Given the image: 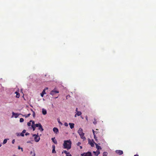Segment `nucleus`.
Wrapping results in <instances>:
<instances>
[{"label": "nucleus", "mask_w": 156, "mask_h": 156, "mask_svg": "<svg viewBox=\"0 0 156 156\" xmlns=\"http://www.w3.org/2000/svg\"><path fill=\"white\" fill-rule=\"evenodd\" d=\"M71 141L70 140H64L63 144L64 148L67 149L68 150L71 148Z\"/></svg>", "instance_id": "nucleus-1"}, {"label": "nucleus", "mask_w": 156, "mask_h": 156, "mask_svg": "<svg viewBox=\"0 0 156 156\" xmlns=\"http://www.w3.org/2000/svg\"><path fill=\"white\" fill-rule=\"evenodd\" d=\"M83 130L82 129L80 128L78 131V133L80 136L81 138L82 139H83L85 138V137L84 136V133H83Z\"/></svg>", "instance_id": "nucleus-2"}, {"label": "nucleus", "mask_w": 156, "mask_h": 156, "mask_svg": "<svg viewBox=\"0 0 156 156\" xmlns=\"http://www.w3.org/2000/svg\"><path fill=\"white\" fill-rule=\"evenodd\" d=\"M33 136L34 137V140L35 142H37L39 141L40 140V138L38 134L37 135L34 134L33 135Z\"/></svg>", "instance_id": "nucleus-3"}, {"label": "nucleus", "mask_w": 156, "mask_h": 156, "mask_svg": "<svg viewBox=\"0 0 156 156\" xmlns=\"http://www.w3.org/2000/svg\"><path fill=\"white\" fill-rule=\"evenodd\" d=\"M59 92V91L54 89L51 92L50 94L51 95H53L56 93H58Z\"/></svg>", "instance_id": "nucleus-4"}, {"label": "nucleus", "mask_w": 156, "mask_h": 156, "mask_svg": "<svg viewBox=\"0 0 156 156\" xmlns=\"http://www.w3.org/2000/svg\"><path fill=\"white\" fill-rule=\"evenodd\" d=\"M81 155L82 156H92V154L91 152H88L86 153L81 154Z\"/></svg>", "instance_id": "nucleus-5"}, {"label": "nucleus", "mask_w": 156, "mask_h": 156, "mask_svg": "<svg viewBox=\"0 0 156 156\" xmlns=\"http://www.w3.org/2000/svg\"><path fill=\"white\" fill-rule=\"evenodd\" d=\"M115 152L117 154H119V155H122L123 153V151L121 150H116V151Z\"/></svg>", "instance_id": "nucleus-6"}, {"label": "nucleus", "mask_w": 156, "mask_h": 156, "mask_svg": "<svg viewBox=\"0 0 156 156\" xmlns=\"http://www.w3.org/2000/svg\"><path fill=\"white\" fill-rule=\"evenodd\" d=\"M12 116H14L15 118H17L20 115V114H19L18 113H15L13 112H12Z\"/></svg>", "instance_id": "nucleus-7"}, {"label": "nucleus", "mask_w": 156, "mask_h": 156, "mask_svg": "<svg viewBox=\"0 0 156 156\" xmlns=\"http://www.w3.org/2000/svg\"><path fill=\"white\" fill-rule=\"evenodd\" d=\"M53 131L56 134H57L58 133V129L56 127H54L53 128Z\"/></svg>", "instance_id": "nucleus-8"}, {"label": "nucleus", "mask_w": 156, "mask_h": 156, "mask_svg": "<svg viewBox=\"0 0 156 156\" xmlns=\"http://www.w3.org/2000/svg\"><path fill=\"white\" fill-rule=\"evenodd\" d=\"M82 114V112L80 111H78L75 114V117H76L77 116H79Z\"/></svg>", "instance_id": "nucleus-9"}, {"label": "nucleus", "mask_w": 156, "mask_h": 156, "mask_svg": "<svg viewBox=\"0 0 156 156\" xmlns=\"http://www.w3.org/2000/svg\"><path fill=\"white\" fill-rule=\"evenodd\" d=\"M55 145H53L52 146V148H53L52 150V153H56V151H55Z\"/></svg>", "instance_id": "nucleus-10"}, {"label": "nucleus", "mask_w": 156, "mask_h": 156, "mask_svg": "<svg viewBox=\"0 0 156 156\" xmlns=\"http://www.w3.org/2000/svg\"><path fill=\"white\" fill-rule=\"evenodd\" d=\"M69 125L71 129H72L74 127V123H69Z\"/></svg>", "instance_id": "nucleus-11"}, {"label": "nucleus", "mask_w": 156, "mask_h": 156, "mask_svg": "<svg viewBox=\"0 0 156 156\" xmlns=\"http://www.w3.org/2000/svg\"><path fill=\"white\" fill-rule=\"evenodd\" d=\"M51 140H52V142L55 144H57V141L56 139H55V138H51Z\"/></svg>", "instance_id": "nucleus-12"}, {"label": "nucleus", "mask_w": 156, "mask_h": 156, "mask_svg": "<svg viewBox=\"0 0 156 156\" xmlns=\"http://www.w3.org/2000/svg\"><path fill=\"white\" fill-rule=\"evenodd\" d=\"M46 94L45 91V89H44L42 92L41 94V96L42 97H43L44 96V95Z\"/></svg>", "instance_id": "nucleus-13"}, {"label": "nucleus", "mask_w": 156, "mask_h": 156, "mask_svg": "<svg viewBox=\"0 0 156 156\" xmlns=\"http://www.w3.org/2000/svg\"><path fill=\"white\" fill-rule=\"evenodd\" d=\"M26 130H25V129L23 130V131L22 133L20 134V136H24V133H26Z\"/></svg>", "instance_id": "nucleus-14"}, {"label": "nucleus", "mask_w": 156, "mask_h": 156, "mask_svg": "<svg viewBox=\"0 0 156 156\" xmlns=\"http://www.w3.org/2000/svg\"><path fill=\"white\" fill-rule=\"evenodd\" d=\"M42 113L44 115H45L47 114L46 110L44 108L42 109Z\"/></svg>", "instance_id": "nucleus-15"}, {"label": "nucleus", "mask_w": 156, "mask_h": 156, "mask_svg": "<svg viewBox=\"0 0 156 156\" xmlns=\"http://www.w3.org/2000/svg\"><path fill=\"white\" fill-rule=\"evenodd\" d=\"M95 144L96 146V147L97 148L98 150H99L101 149V147L100 146L98 145L97 144L95 143Z\"/></svg>", "instance_id": "nucleus-16"}, {"label": "nucleus", "mask_w": 156, "mask_h": 156, "mask_svg": "<svg viewBox=\"0 0 156 156\" xmlns=\"http://www.w3.org/2000/svg\"><path fill=\"white\" fill-rule=\"evenodd\" d=\"M15 93L16 94V97L19 98L20 96V93L17 91Z\"/></svg>", "instance_id": "nucleus-17"}, {"label": "nucleus", "mask_w": 156, "mask_h": 156, "mask_svg": "<svg viewBox=\"0 0 156 156\" xmlns=\"http://www.w3.org/2000/svg\"><path fill=\"white\" fill-rule=\"evenodd\" d=\"M38 129L40 130L41 131H43L44 130V129H43L42 126L41 125L38 127Z\"/></svg>", "instance_id": "nucleus-18"}, {"label": "nucleus", "mask_w": 156, "mask_h": 156, "mask_svg": "<svg viewBox=\"0 0 156 156\" xmlns=\"http://www.w3.org/2000/svg\"><path fill=\"white\" fill-rule=\"evenodd\" d=\"M93 153L95 154V155L96 156H98L100 153L99 151H93Z\"/></svg>", "instance_id": "nucleus-19"}, {"label": "nucleus", "mask_w": 156, "mask_h": 156, "mask_svg": "<svg viewBox=\"0 0 156 156\" xmlns=\"http://www.w3.org/2000/svg\"><path fill=\"white\" fill-rule=\"evenodd\" d=\"M41 124L40 123H37V124H36L35 125H34V126H35V127H39V126H40V125H41Z\"/></svg>", "instance_id": "nucleus-20"}, {"label": "nucleus", "mask_w": 156, "mask_h": 156, "mask_svg": "<svg viewBox=\"0 0 156 156\" xmlns=\"http://www.w3.org/2000/svg\"><path fill=\"white\" fill-rule=\"evenodd\" d=\"M95 143L94 142H91L90 143V145L92 147L94 146V144H95Z\"/></svg>", "instance_id": "nucleus-21"}, {"label": "nucleus", "mask_w": 156, "mask_h": 156, "mask_svg": "<svg viewBox=\"0 0 156 156\" xmlns=\"http://www.w3.org/2000/svg\"><path fill=\"white\" fill-rule=\"evenodd\" d=\"M31 111L33 112V116L34 117H35V114L34 111H33V110L32 109H31Z\"/></svg>", "instance_id": "nucleus-22"}, {"label": "nucleus", "mask_w": 156, "mask_h": 156, "mask_svg": "<svg viewBox=\"0 0 156 156\" xmlns=\"http://www.w3.org/2000/svg\"><path fill=\"white\" fill-rule=\"evenodd\" d=\"M93 123L94 124H96L97 123V120L95 118L94 119V121H93Z\"/></svg>", "instance_id": "nucleus-23"}, {"label": "nucleus", "mask_w": 156, "mask_h": 156, "mask_svg": "<svg viewBox=\"0 0 156 156\" xmlns=\"http://www.w3.org/2000/svg\"><path fill=\"white\" fill-rule=\"evenodd\" d=\"M31 127L33 129V131H34L36 127L34 125H32Z\"/></svg>", "instance_id": "nucleus-24"}, {"label": "nucleus", "mask_w": 156, "mask_h": 156, "mask_svg": "<svg viewBox=\"0 0 156 156\" xmlns=\"http://www.w3.org/2000/svg\"><path fill=\"white\" fill-rule=\"evenodd\" d=\"M7 142V140L5 139L3 141V142L2 143L3 144H5V143H6Z\"/></svg>", "instance_id": "nucleus-25"}, {"label": "nucleus", "mask_w": 156, "mask_h": 156, "mask_svg": "<svg viewBox=\"0 0 156 156\" xmlns=\"http://www.w3.org/2000/svg\"><path fill=\"white\" fill-rule=\"evenodd\" d=\"M94 135V139H95V140L96 141H97L98 139H97V137H96V135H95V134Z\"/></svg>", "instance_id": "nucleus-26"}, {"label": "nucleus", "mask_w": 156, "mask_h": 156, "mask_svg": "<svg viewBox=\"0 0 156 156\" xmlns=\"http://www.w3.org/2000/svg\"><path fill=\"white\" fill-rule=\"evenodd\" d=\"M68 152H68L67 151L64 150L62 151V153H64L66 154V155L68 153Z\"/></svg>", "instance_id": "nucleus-27"}, {"label": "nucleus", "mask_w": 156, "mask_h": 156, "mask_svg": "<svg viewBox=\"0 0 156 156\" xmlns=\"http://www.w3.org/2000/svg\"><path fill=\"white\" fill-rule=\"evenodd\" d=\"M30 122H32V125L34 126L36 124H35V122H34V121L30 120Z\"/></svg>", "instance_id": "nucleus-28"}, {"label": "nucleus", "mask_w": 156, "mask_h": 156, "mask_svg": "<svg viewBox=\"0 0 156 156\" xmlns=\"http://www.w3.org/2000/svg\"><path fill=\"white\" fill-rule=\"evenodd\" d=\"M20 122H23L24 121V119L23 118H21L20 119Z\"/></svg>", "instance_id": "nucleus-29"}, {"label": "nucleus", "mask_w": 156, "mask_h": 156, "mask_svg": "<svg viewBox=\"0 0 156 156\" xmlns=\"http://www.w3.org/2000/svg\"><path fill=\"white\" fill-rule=\"evenodd\" d=\"M27 125L28 126H30L31 125V122H28L27 123Z\"/></svg>", "instance_id": "nucleus-30"}, {"label": "nucleus", "mask_w": 156, "mask_h": 156, "mask_svg": "<svg viewBox=\"0 0 156 156\" xmlns=\"http://www.w3.org/2000/svg\"><path fill=\"white\" fill-rule=\"evenodd\" d=\"M103 155H106L107 154V153L106 152H104L103 153Z\"/></svg>", "instance_id": "nucleus-31"}, {"label": "nucleus", "mask_w": 156, "mask_h": 156, "mask_svg": "<svg viewBox=\"0 0 156 156\" xmlns=\"http://www.w3.org/2000/svg\"><path fill=\"white\" fill-rule=\"evenodd\" d=\"M18 149H21V151H23V148H21V147H20V146H18Z\"/></svg>", "instance_id": "nucleus-32"}, {"label": "nucleus", "mask_w": 156, "mask_h": 156, "mask_svg": "<svg viewBox=\"0 0 156 156\" xmlns=\"http://www.w3.org/2000/svg\"><path fill=\"white\" fill-rule=\"evenodd\" d=\"M66 156H72L70 154L69 152H68L67 154L66 155Z\"/></svg>", "instance_id": "nucleus-33"}, {"label": "nucleus", "mask_w": 156, "mask_h": 156, "mask_svg": "<svg viewBox=\"0 0 156 156\" xmlns=\"http://www.w3.org/2000/svg\"><path fill=\"white\" fill-rule=\"evenodd\" d=\"M64 125L66 126H68V124L67 123H66V122L64 124Z\"/></svg>", "instance_id": "nucleus-34"}, {"label": "nucleus", "mask_w": 156, "mask_h": 156, "mask_svg": "<svg viewBox=\"0 0 156 156\" xmlns=\"http://www.w3.org/2000/svg\"><path fill=\"white\" fill-rule=\"evenodd\" d=\"M30 115V113L28 114L27 115V116H26V118L28 117H29Z\"/></svg>", "instance_id": "nucleus-35"}, {"label": "nucleus", "mask_w": 156, "mask_h": 156, "mask_svg": "<svg viewBox=\"0 0 156 156\" xmlns=\"http://www.w3.org/2000/svg\"><path fill=\"white\" fill-rule=\"evenodd\" d=\"M80 144H81V143H80V142H78V143H77V145L78 146H79L80 145Z\"/></svg>", "instance_id": "nucleus-36"}, {"label": "nucleus", "mask_w": 156, "mask_h": 156, "mask_svg": "<svg viewBox=\"0 0 156 156\" xmlns=\"http://www.w3.org/2000/svg\"><path fill=\"white\" fill-rule=\"evenodd\" d=\"M35 155H36V154H35V152L34 151V150L33 154L32 155V156H35Z\"/></svg>", "instance_id": "nucleus-37"}, {"label": "nucleus", "mask_w": 156, "mask_h": 156, "mask_svg": "<svg viewBox=\"0 0 156 156\" xmlns=\"http://www.w3.org/2000/svg\"><path fill=\"white\" fill-rule=\"evenodd\" d=\"M15 142V139H13L12 140V144H14Z\"/></svg>", "instance_id": "nucleus-38"}, {"label": "nucleus", "mask_w": 156, "mask_h": 156, "mask_svg": "<svg viewBox=\"0 0 156 156\" xmlns=\"http://www.w3.org/2000/svg\"><path fill=\"white\" fill-rule=\"evenodd\" d=\"M92 131L94 135L95 134V131L93 130H92Z\"/></svg>", "instance_id": "nucleus-39"}, {"label": "nucleus", "mask_w": 156, "mask_h": 156, "mask_svg": "<svg viewBox=\"0 0 156 156\" xmlns=\"http://www.w3.org/2000/svg\"><path fill=\"white\" fill-rule=\"evenodd\" d=\"M85 118H86V120L88 121V117L87 116H86L85 117Z\"/></svg>", "instance_id": "nucleus-40"}, {"label": "nucleus", "mask_w": 156, "mask_h": 156, "mask_svg": "<svg viewBox=\"0 0 156 156\" xmlns=\"http://www.w3.org/2000/svg\"><path fill=\"white\" fill-rule=\"evenodd\" d=\"M29 133H27L25 134V135L27 136L28 135H29Z\"/></svg>", "instance_id": "nucleus-41"}, {"label": "nucleus", "mask_w": 156, "mask_h": 156, "mask_svg": "<svg viewBox=\"0 0 156 156\" xmlns=\"http://www.w3.org/2000/svg\"><path fill=\"white\" fill-rule=\"evenodd\" d=\"M34 152H33V151H31L30 152V154H32L33 153V154Z\"/></svg>", "instance_id": "nucleus-42"}, {"label": "nucleus", "mask_w": 156, "mask_h": 156, "mask_svg": "<svg viewBox=\"0 0 156 156\" xmlns=\"http://www.w3.org/2000/svg\"><path fill=\"white\" fill-rule=\"evenodd\" d=\"M58 122L60 124H61V125H62V122H60V121H58Z\"/></svg>", "instance_id": "nucleus-43"}, {"label": "nucleus", "mask_w": 156, "mask_h": 156, "mask_svg": "<svg viewBox=\"0 0 156 156\" xmlns=\"http://www.w3.org/2000/svg\"><path fill=\"white\" fill-rule=\"evenodd\" d=\"M76 111L77 112L78 111V108H76Z\"/></svg>", "instance_id": "nucleus-44"}, {"label": "nucleus", "mask_w": 156, "mask_h": 156, "mask_svg": "<svg viewBox=\"0 0 156 156\" xmlns=\"http://www.w3.org/2000/svg\"><path fill=\"white\" fill-rule=\"evenodd\" d=\"M17 136H20V134H19V133H17Z\"/></svg>", "instance_id": "nucleus-45"}, {"label": "nucleus", "mask_w": 156, "mask_h": 156, "mask_svg": "<svg viewBox=\"0 0 156 156\" xmlns=\"http://www.w3.org/2000/svg\"><path fill=\"white\" fill-rule=\"evenodd\" d=\"M26 116H27V115H23V116L25 117H26Z\"/></svg>", "instance_id": "nucleus-46"}, {"label": "nucleus", "mask_w": 156, "mask_h": 156, "mask_svg": "<svg viewBox=\"0 0 156 156\" xmlns=\"http://www.w3.org/2000/svg\"><path fill=\"white\" fill-rule=\"evenodd\" d=\"M98 133V131H95V133Z\"/></svg>", "instance_id": "nucleus-47"}, {"label": "nucleus", "mask_w": 156, "mask_h": 156, "mask_svg": "<svg viewBox=\"0 0 156 156\" xmlns=\"http://www.w3.org/2000/svg\"><path fill=\"white\" fill-rule=\"evenodd\" d=\"M134 156H139V155L138 154H136Z\"/></svg>", "instance_id": "nucleus-48"}, {"label": "nucleus", "mask_w": 156, "mask_h": 156, "mask_svg": "<svg viewBox=\"0 0 156 156\" xmlns=\"http://www.w3.org/2000/svg\"><path fill=\"white\" fill-rule=\"evenodd\" d=\"M80 149H81L82 148V147L81 146H80Z\"/></svg>", "instance_id": "nucleus-49"}, {"label": "nucleus", "mask_w": 156, "mask_h": 156, "mask_svg": "<svg viewBox=\"0 0 156 156\" xmlns=\"http://www.w3.org/2000/svg\"><path fill=\"white\" fill-rule=\"evenodd\" d=\"M48 89V87H46V88H45V89H47H47Z\"/></svg>", "instance_id": "nucleus-50"}, {"label": "nucleus", "mask_w": 156, "mask_h": 156, "mask_svg": "<svg viewBox=\"0 0 156 156\" xmlns=\"http://www.w3.org/2000/svg\"><path fill=\"white\" fill-rule=\"evenodd\" d=\"M2 146V144H0V147Z\"/></svg>", "instance_id": "nucleus-51"}, {"label": "nucleus", "mask_w": 156, "mask_h": 156, "mask_svg": "<svg viewBox=\"0 0 156 156\" xmlns=\"http://www.w3.org/2000/svg\"><path fill=\"white\" fill-rule=\"evenodd\" d=\"M13 156H17L15 155H14Z\"/></svg>", "instance_id": "nucleus-52"}]
</instances>
